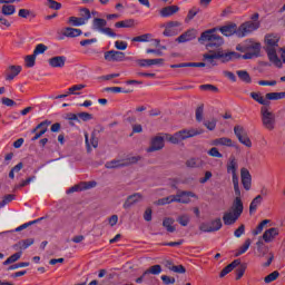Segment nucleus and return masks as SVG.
Here are the masks:
<instances>
[{"instance_id":"41","label":"nucleus","mask_w":285,"mask_h":285,"mask_svg":"<svg viewBox=\"0 0 285 285\" xmlns=\"http://www.w3.org/2000/svg\"><path fill=\"white\" fill-rule=\"evenodd\" d=\"M197 14H199V8L197 7L191 8L188 11L187 17L185 18V23H189V21H193L195 17H197Z\"/></svg>"},{"instance_id":"53","label":"nucleus","mask_w":285,"mask_h":285,"mask_svg":"<svg viewBox=\"0 0 285 285\" xmlns=\"http://www.w3.org/2000/svg\"><path fill=\"white\" fill-rule=\"evenodd\" d=\"M46 50H48V46L43 45V43H39L36 46L35 50H33V55L37 57L38 55H43V52H46Z\"/></svg>"},{"instance_id":"15","label":"nucleus","mask_w":285,"mask_h":285,"mask_svg":"<svg viewBox=\"0 0 285 285\" xmlns=\"http://www.w3.org/2000/svg\"><path fill=\"white\" fill-rule=\"evenodd\" d=\"M138 65L140 66V68H150V66H163L164 58L140 59L138 60Z\"/></svg>"},{"instance_id":"58","label":"nucleus","mask_w":285,"mask_h":285,"mask_svg":"<svg viewBox=\"0 0 285 285\" xmlns=\"http://www.w3.org/2000/svg\"><path fill=\"white\" fill-rule=\"evenodd\" d=\"M204 126L207 128V130H215L217 128V120L213 118L212 120L204 121Z\"/></svg>"},{"instance_id":"45","label":"nucleus","mask_w":285,"mask_h":285,"mask_svg":"<svg viewBox=\"0 0 285 285\" xmlns=\"http://www.w3.org/2000/svg\"><path fill=\"white\" fill-rule=\"evenodd\" d=\"M250 238H247L245 240V243L239 247V249L236 253V257H239V255H244V253H246V250H248V248H250Z\"/></svg>"},{"instance_id":"26","label":"nucleus","mask_w":285,"mask_h":285,"mask_svg":"<svg viewBox=\"0 0 285 285\" xmlns=\"http://www.w3.org/2000/svg\"><path fill=\"white\" fill-rule=\"evenodd\" d=\"M185 164L187 168H204L206 166V163L202 158H189Z\"/></svg>"},{"instance_id":"11","label":"nucleus","mask_w":285,"mask_h":285,"mask_svg":"<svg viewBox=\"0 0 285 285\" xmlns=\"http://www.w3.org/2000/svg\"><path fill=\"white\" fill-rule=\"evenodd\" d=\"M239 169V164L237 163V159L232 156L229 157V160L227 163V173L228 175H232V179H238L237 170Z\"/></svg>"},{"instance_id":"62","label":"nucleus","mask_w":285,"mask_h":285,"mask_svg":"<svg viewBox=\"0 0 285 285\" xmlns=\"http://www.w3.org/2000/svg\"><path fill=\"white\" fill-rule=\"evenodd\" d=\"M80 19H85V23L86 21H88V19H90V10L89 9H86V8H82L80 9Z\"/></svg>"},{"instance_id":"61","label":"nucleus","mask_w":285,"mask_h":285,"mask_svg":"<svg viewBox=\"0 0 285 285\" xmlns=\"http://www.w3.org/2000/svg\"><path fill=\"white\" fill-rule=\"evenodd\" d=\"M47 7L50 8V10H61V2L58 1H48Z\"/></svg>"},{"instance_id":"54","label":"nucleus","mask_w":285,"mask_h":285,"mask_svg":"<svg viewBox=\"0 0 285 285\" xmlns=\"http://www.w3.org/2000/svg\"><path fill=\"white\" fill-rule=\"evenodd\" d=\"M266 224H271V220L264 219L263 222H261L259 225L253 230V235H259V233L264 230V226H266Z\"/></svg>"},{"instance_id":"60","label":"nucleus","mask_w":285,"mask_h":285,"mask_svg":"<svg viewBox=\"0 0 285 285\" xmlns=\"http://www.w3.org/2000/svg\"><path fill=\"white\" fill-rule=\"evenodd\" d=\"M169 271L184 275V273H186V267H184V265H173L171 267H169Z\"/></svg>"},{"instance_id":"29","label":"nucleus","mask_w":285,"mask_h":285,"mask_svg":"<svg viewBox=\"0 0 285 285\" xmlns=\"http://www.w3.org/2000/svg\"><path fill=\"white\" fill-rule=\"evenodd\" d=\"M173 224H175V219L170 217H167L163 220V226L164 228H166L167 233H175V230H177V228L173 226Z\"/></svg>"},{"instance_id":"1","label":"nucleus","mask_w":285,"mask_h":285,"mask_svg":"<svg viewBox=\"0 0 285 285\" xmlns=\"http://www.w3.org/2000/svg\"><path fill=\"white\" fill-rule=\"evenodd\" d=\"M277 50H279V37L275 33H269L265 36V52L267 57L276 68H282V59L277 56Z\"/></svg>"},{"instance_id":"13","label":"nucleus","mask_w":285,"mask_h":285,"mask_svg":"<svg viewBox=\"0 0 285 285\" xmlns=\"http://www.w3.org/2000/svg\"><path fill=\"white\" fill-rule=\"evenodd\" d=\"M190 197H197L193 191H178L175 195V199L177 204H190Z\"/></svg>"},{"instance_id":"42","label":"nucleus","mask_w":285,"mask_h":285,"mask_svg":"<svg viewBox=\"0 0 285 285\" xmlns=\"http://www.w3.org/2000/svg\"><path fill=\"white\" fill-rule=\"evenodd\" d=\"M68 23H70V26H75V27L86 26V19L78 18V17H70L68 20Z\"/></svg>"},{"instance_id":"22","label":"nucleus","mask_w":285,"mask_h":285,"mask_svg":"<svg viewBox=\"0 0 285 285\" xmlns=\"http://www.w3.org/2000/svg\"><path fill=\"white\" fill-rule=\"evenodd\" d=\"M106 26H108V21H106V19L102 18H95L92 20V30H96L98 32H104V29L106 28Z\"/></svg>"},{"instance_id":"28","label":"nucleus","mask_w":285,"mask_h":285,"mask_svg":"<svg viewBox=\"0 0 285 285\" xmlns=\"http://www.w3.org/2000/svg\"><path fill=\"white\" fill-rule=\"evenodd\" d=\"M105 168H108L109 170H112L115 168H126V164H124V160L114 159L111 161H107L105 164Z\"/></svg>"},{"instance_id":"12","label":"nucleus","mask_w":285,"mask_h":285,"mask_svg":"<svg viewBox=\"0 0 285 285\" xmlns=\"http://www.w3.org/2000/svg\"><path fill=\"white\" fill-rule=\"evenodd\" d=\"M197 39V30L195 29H188L187 31H185L183 35H180L176 41L178 43H188V41H193Z\"/></svg>"},{"instance_id":"59","label":"nucleus","mask_w":285,"mask_h":285,"mask_svg":"<svg viewBox=\"0 0 285 285\" xmlns=\"http://www.w3.org/2000/svg\"><path fill=\"white\" fill-rule=\"evenodd\" d=\"M207 155H209V157H217L218 159H222V157H224V155H222V153H219V149H217V147H213L207 151Z\"/></svg>"},{"instance_id":"9","label":"nucleus","mask_w":285,"mask_h":285,"mask_svg":"<svg viewBox=\"0 0 285 285\" xmlns=\"http://www.w3.org/2000/svg\"><path fill=\"white\" fill-rule=\"evenodd\" d=\"M222 218H216L209 223H203L199 226V230L202 233H217V230H222Z\"/></svg>"},{"instance_id":"57","label":"nucleus","mask_w":285,"mask_h":285,"mask_svg":"<svg viewBox=\"0 0 285 285\" xmlns=\"http://www.w3.org/2000/svg\"><path fill=\"white\" fill-rule=\"evenodd\" d=\"M28 266H30V263L28 262L17 263V264L10 265L7 271H17V268H26Z\"/></svg>"},{"instance_id":"38","label":"nucleus","mask_w":285,"mask_h":285,"mask_svg":"<svg viewBox=\"0 0 285 285\" xmlns=\"http://www.w3.org/2000/svg\"><path fill=\"white\" fill-rule=\"evenodd\" d=\"M236 73L238 75V78L240 79V81H244V83L253 82V79L250 78V73H248V71L238 70Z\"/></svg>"},{"instance_id":"35","label":"nucleus","mask_w":285,"mask_h":285,"mask_svg":"<svg viewBox=\"0 0 285 285\" xmlns=\"http://www.w3.org/2000/svg\"><path fill=\"white\" fill-rule=\"evenodd\" d=\"M85 141L88 153H90V146H92V148H97L99 146V139H97V137H95L94 135L91 136L90 140H88V135H86Z\"/></svg>"},{"instance_id":"17","label":"nucleus","mask_w":285,"mask_h":285,"mask_svg":"<svg viewBox=\"0 0 285 285\" xmlns=\"http://www.w3.org/2000/svg\"><path fill=\"white\" fill-rule=\"evenodd\" d=\"M164 148V137L156 136L151 139V145L147 149V153H155L157 150H161Z\"/></svg>"},{"instance_id":"55","label":"nucleus","mask_w":285,"mask_h":285,"mask_svg":"<svg viewBox=\"0 0 285 285\" xmlns=\"http://www.w3.org/2000/svg\"><path fill=\"white\" fill-rule=\"evenodd\" d=\"M178 224H180V226H188V224H190V216L188 215H181L177 218Z\"/></svg>"},{"instance_id":"24","label":"nucleus","mask_w":285,"mask_h":285,"mask_svg":"<svg viewBox=\"0 0 285 285\" xmlns=\"http://www.w3.org/2000/svg\"><path fill=\"white\" fill-rule=\"evenodd\" d=\"M141 199V194L136 193L127 197L126 202L122 205V208L128 209L134 206V204H137Z\"/></svg>"},{"instance_id":"25","label":"nucleus","mask_w":285,"mask_h":285,"mask_svg":"<svg viewBox=\"0 0 285 285\" xmlns=\"http://www.w3.org/2000/svg\"><path fill=\"white\" fill-rule=\"evenodd\" d=\"M240 264L242 262L239 259H235L220 272L219 277H226L228 273H233V271H235V268H237Z\"/></svg>"},{"instance_id":"44","label":"nucleus","mask_w":285,"mask_h":285,"mask_svg":"<svg viewBox=\"0 0 285 285\" xmlns=\"http://www.w3.org/2000/svg\"><path fill=\"white\" fill-rule=\"evenodd\" d=\"M35 179H37V176H31L24 180H22L20 184L14 186L16 190H19V188H26V186H30V184H32V181H35Z\"/></svg>"},{"instance_id":"31","label":"nucleus","mask_w":285,"mask_h":285,"mask_svg":"<svg viewBox=\"0 0 285 285\" xmlns=\"http://www.w3.org/2000/svg\"><path fill=\"white\" fill-rule=\"evenodd\" d=\"M82 33L83 32L81 31V29H75L70 27H67L63 32L65 37H71V38L81 37Z\"/></svg>"},{"instance_id":"34","label":"nucleus","mask_w":285,"mask_h":285,"mask_svg":"<svg viewBox=\"0 0 285 285\" xmlns=\"http://www.w3.org/2000/svg\"><path fill=\"white\" fill-rule=\"evenodd\" d=\"M22 255L23 252L14 253L3 262V266H9V264H14V262H19Z\"/></svg>"},{"instance_id":"39","label":"nucleus","mask_w":285,"mask_h":285,"mask_svg":"<svg viewBox=\"0 0 285 285\" xmlns=\"http://www.w3.org/2000/svg\"><path fill=\"white\" fill-rule=\"evenodd\" d=\"M177 202V199L175 198V195H170L164 198H160L156 202L157 206H166V204H173Z\"/></svg>"},{"instance_id":"37","label":"nucleus","mask_w":285,"mask_h":285,"mask_svg":"<svg viewBox=\"0 0 285 285\" xmlns=\"http://www.w3.org/2000/svg\"><path fill=\"white\" fill-rule=\"evenodd\" d=\"M250 97L252 99H254V101H257V104H261V106L267 107L268 104H271L268 100L264 99L262 94L250 92Z\"/></svg>"},{"instance_id":"46","label":"nucleus","mask_w":285,"mask_h":285,"mask_svg":"<svg viewBox=\"0 0 285 285\" xmlns=\"http://www.w3.org/2000/svg\"><path fill=\"white\" fill-rule=\"evenodd\" d=\"M234 184V193L236 195V199H242V190L239 189V178H232Z\"/></svg>"},{"instance_id":"8","label":"nucleus","mask_w":285,"mask_h":285,"mask_svg":"<svg viewBox=\"0 0 285 285\" xmlns=\"http://www.w3.org/2000/svg\"><path fill=\"white\" fill-rule=\"evenodd\" d=\"M234 134L236 135L238 141L243 144V146H246L247 148H250V146H253L250 138H248V132H246V129L244 127L239 125L235 126Z\"/></svg>"},{"instance_id":"21","label":"nucleus","mask_w":285,"mask_h":285,"mask_svg":"<svg viewBox=\"0 0 285 285\" xmlns=\"http://www.w3.org/2000/svg\"><path fill=\"white\" fill-rule=\"evenodd\" d=\"M177 12H179V7L178 6H168L163 8L159 11L160 17L163 18H168V17H173V14H177Z\"/></svg>"},{"instance_id":"3","label":"nucleus","mask_w":285,"mask_h":285,"mask_svg":"<svg viewBox=\"0 0 285 285\" xmlns=\"http://www.w3.org/2000/svg\"><path fill=\"white\" fill-rule=\"evenodd\" d=\"M239 57H242L240 53L235 51L224 52L220 49L203 55L204 61L209 63V66H217V61L215 59H220L222 63H228V61H233V59H239Z\"/></svg>"},{"instance_id":"36","label":"nucleus","mask_w":285,"mask_h":285,"mask_svg":"<svg viewBox=\"0 0 285 285\" xmlns=\"http://www.w3.org/2000/svg\"><path fill=\"white\" fill-rule=\"evenodd\" d=\"M115 28H135V19H127L115 23Z\"/></svg>"},{"instance_id":"63","label":"nucleus","mask_w":285,"mask_h":285,"mask_svg":"<svg viewBox=\"0 0 285 285\" xmlns=\"http://www.w3.org/2000/svg\"><path fill=\"white\" fill-rule=\"evenodd\" d=\"M115 48H117V50H126V48H128V42L121 41V40H117L115 42Z\"/></svg>"},{"instance_id":"20","label":"nucleus","mask_w":285,"mask_h":285,"mask_svg":"<svg viewBox=\"0 0 285 285\" xmlns=\"http://www.w3.org/2000/svg\"><path fill=\"white\" fill-rule=\"evenodd\" d=\"M1 3H6L1 7V14L4 17H12V14L17 12V7H14V4H9L10 1H1Z\"/></svg>"},{"instance_id":"50","label":"nucleus","mask_w":285,"mask_h":285,"mask_svg":"<svg viewBox=\"0 0 285 285\" xmlns=\"http://www.w3.org/2000/svg\"><path fill=\"white\" fill-rule=\"evenodd\" d=\"M83 88H86V85H82V83H80V85H75V86H72V87H70V88L68 89V95H80V94L77 92V91L83 90Z\"/></svg>"},{"instance_id":"30","label":"nucleus","mask_w":285,"mask_h":285,"mask_svg":"<svg viewBox=\"0 0 285 285\" xmlns=\"http://www.w3.org/2000/svg\"><path fill=\"white\" fill-rule=\"evenodd\" d=\"M262 195H257L249 205V214L253 215V213H256L258 206L262 204Z\"/></svg>"},{"instance_id":"27","label":"nucleus","mask_w":285,"mask_h":285,"mask_svg":"<svg viewBox=\"0 0 285 285\" xmlns=\"http://www.w3.org/2000/svg\"><path fill=\"white\" fill-rule=\"evenodd\" d=\"M212 146H227L228 148H233L235 146L233 144V139L222 137V138H216L212 141Z\"/></svg>"},{"instance_id":"48","label":"nucleus","mask_w":285,"mask_h":285,"mask_svg":"<svg viewBox=\"0 0 285 285\" xmlns=\"http://www.w3.org/2000/svg\"><path fill=\"white\" fill-rule=\"evenodd\" d=\"M196 121H198V124H202V121H204V104L199 105L196 108Z\"/></svg>"},{"instance_id":"32","label":"nucleus","mask_w":285,"mask_h":285,"mask_svg":"<svg viewBox=\"0 0 285 285\" xmlns=\"http://www.w3.org/2000/svg\"><path fill=\"white\" fill-rule=\"evenodd\" d=\"M150 39H153V33H144L141 36L134 37L131 41L138 43H148Z\"/></svg>"},{"instance_id":"14","label":"nucleus","mask_w":285,"mask_h":285,"mask_svg":"<svg viewBox=\"0 0 285 285\" xmlns=\"http://www.w3.org/2000/svg\"><path fill=\"white\" fill-rule=\"evenodd\" d=\"M240 179H242L243 188H245L246 190H250V186L253 184V177L250 176V171H248L246 168H242Z\"/></svg>"},{"instance_id":"7","label":"nucleus","mask_w":285,"mask_h":285,"mask_svg":"<svg viewBox=\"0 0 285 285\" xmlns=\"http://www.w3.org/2000/svg\"><path fill=\"white\" fill-rule=\"evenodd\" d=\"M259 22L246 21L238 27L237 37L244 39V37H248L255 30H259Z\"/></svg>"},{"instance_id":"10","label":"nucleus","mask_w":285,"mask_h":285,"mask_svg":"<svg viewBox=\"0 0 285 285\" xmlns=\"http://www.w3.org/2000/svg\"><path fill=\"white\" fill-rule=\"evenodd\" d=\"M126 59V53L117 50H109L105 52V61H124Z\"/></svg>"},{"instance_id":"43","label":"nucleus","mask_w":285,"mask_h":285,"mask_svg":"<svg viewBox=\"0 0 285 285\" xmlns=\"http://www.w3.org/2000/svg\"><path fill=\"white\" fill-rule=\"evenodd\" d=\"M161 274V265H154L144 272V275H159Z\"/></svg>"},{"instance_id":"16","label":"nucleus","mask_w":285,"mask_h":285,"mask_svg":"<svg viewBox=\"0 0 285 285\" xmlns=\"http://www.w3.org/2000/svg\"><path fill=\"white\" fill-rule=\"evenodd\" d=\"M21 70H23L21 66H9L7 69L6 81H12L14 77H18L20 75Z\"/></svg>"},{"instance_id":"51","label":"nucleus","mask_w":285,"mask_h":285,"mask_svg":"<svg viewBox=\"0 0 285 285\" xmlns=\"http://www.w3.org/2000/svg\"><path fill=\"white\" fill-rule=\"evenodd\" d=\"M277 277H279V272L274 271L264 278V282H265V284H271L272 282H275V279H277Z\"/></svg>"},{"instance_id":"5","label":"nucleus","mask_w":285,"mask_h":285,"mask_svg":"<svg viewBox=\"0 0 285 285\" xmlns=\"http://www.w3.org/2000/svg\"><path fill=\"white\" fill-rule=\"evenodd\" d=\"M197 135H202V131L195 128L183 129L170 136L168 141H170V144H180V141H185V139L197 137Z\"/></svg>"},{"instance_id":"33","label":"nucleus","mask_w":285,"mask_h":285,"mask_svg":"<svg viewBox=\"0 0 285 285\" xmlns=\"http://www.w3.org/2000/svg\"><path fill=\"white\" fill-rule=\"evenodd\" d=\"M265 97L269 101H279V99H285V91H283V92H268V94H266Z\"/></svg>"},{"instance_id":"64","label":"nucleus","mask_w":285,"mask_h":285,"mask_svg":"<svg viewBox=\"0 0 285 285\" xmlns=\"http://www.w3.org/2000/svg\"><path fill=\"white\" fill-rule=\"evenodd\" d=\"M202 90H210L212 92H218L219 89L214 85H200L199 87Z\"/></svg>"},{"instance_id":"40","label":"nucleus","mask_w":285,"mask_h":285,"mask_svg":"<svg viewBox=\"0 0 285 285\" xmlns=\"http://www.w3.org/2000/svg\"><path fill=\"white\" fill-rule=\"evenodd\" d=\"M32 244H35V238H27V239L20 240L18 243V246L20 250H26L27 248H30Z\"/></svg>"},{"instance_id":"23","label":"nucleus","mask_w":285,"mask_h":285,"mask_svg":"<svg viewBox=\"0 0 285 285\" xmlns=\"http://www.w3.org/2000/svg\"><path fill=\"white\" fill-rule=\"evenodd\" d=\"M277 235H279V230L275 227H272L264 232L263 239L266 242V244H268L269 242H273Z\"/></svg>"},{"instance_id":"18","label":"nucleus","mask_w":285,"mask_h":285,"mask_svg":"<svg viewBox=\"0 0 285 285\" xmlns=\"http://www.w3.org/2000/svg\"><path fill=\"white\" fill-rule=\"evenodd\" d=\"M239 28H237L236 23H230V24H226L219 28V31L222 32V35H224V37H233V35H236L237 37V30Z\"/></svg>"},{"instance_id":"49","label":"nucleus","mask_w":285,"mask_h":285,"mask_svg":"<svg viewBox=\"0 0 285 285\" xmlns=\"http://www.w3.org/2000/svg\"><path fill=\"white\" fill-rule=\"evenodd\" d=\"M122 161L124 164H126V167L132 166V164H137L138 161H141V156H131Z\"/></svg>"},{"instance_id":"47","label":"nucleus","mask_w":285,"mask_h":285,"mask_svg":"<svg viewBox=\"0 0 285 285\" xmlns=\"http://www.w3.org/2000/svg\"><path fill=\"white\" fill-rule=\"evenodd\" d=\"M247 265L246 263L239 264L238 267L236 268V279H242L244 277V274L246 273Z\"/></svg>"},{"instance_id":"6","label":"nucleus","mask_w":285,"mask_h":285,"mask_svg":"<svg viewBox=\"0 0 285 285\" xmlns=\"http://www.w3.org/2000/svg\"><path fill=\"white\" fill-rule=\"evenodd\" d=\"M261 117H262V124L266 130H275V115L273 111L268 109V107L263 106L261 108Z\"/></svg>"},{"instance_id":"4","label":"nucleus","mask_w":285,"mask_h":285,"mask_svg":"<svg viewBox=\"0 0 285 285\" xmlns=\"http://www.w3.org/2000/svg\"><path fill=\"white\" fill-rule=\"evenodd\" d=\"M244 213V203L239 198H235L229 212L223 215V222L225 226H233L242 217Z\"/></svg>"},{"instance_id":"52","label":"nucleus","mask_w":285,"mask_h":285,"mask_svg":"<svg viewBox=\"0 0 285 285\" xmlns=\"http://www.w3.org/2000/svg\"><path fill=\"white\" fill-rule=\"evenodd\" d=\"M27 68H35V61H37V56L29 55L24 58Z\"/></svg>"},{"instance_id":"2","label":"nucleus","mask_w":285,"mask_h":285,"mask_svg":"<svg viewBox=\"0 0 285 285\" xmlns=\"http://www.w3.org/2000/svg\"><path fill=\"white\" fill-rule=\"evenodd\" d=\"M217 29H209L204 31L198 38L199 43H206V50L208 52H217L222 46H224V38L222 36L215 33Z\"/></svg>"},{"instance_id":"19","label":"nucleus","mask_w":285,"mask_h":285,"mask_svg":"<svg viewBox=\"0 0 285 285\" xmlns=\"http://www.w3.org/2000/svg\"><path fill=\"white\" fill-rule=\"evenodd\" d=\"M66 56H56L49 59V66L51 68H63L66 66Z\"/></svg>"},{"instance_id":"56","label":"nucleus","mask_w":285,"mask_h":285,"mask_svg":"<svg viewBox=\"0 0 285 285\" xmlns=\"http://www.w3.org/2000/svg\"><path fill=\"white\" fill-rule=\"evenodd\" d=\"M104 92H115V94L125 92V94H128V92H130V90H125L124 91V89L121 87H106L104 89Z\"/></svg>"}]
</instances>
